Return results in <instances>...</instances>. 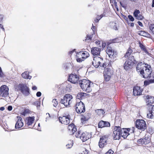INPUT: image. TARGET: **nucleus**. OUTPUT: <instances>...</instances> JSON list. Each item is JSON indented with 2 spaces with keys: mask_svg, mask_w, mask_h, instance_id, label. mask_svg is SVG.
<instances>
[{
  "mask_svg": "<svg viewBox=\"0 0 154 154\" xmlns=\"http://www.w3.org/2000/svg\"><path fill=\"white\" fill-rule=\"evenodd\" d=\"M136 69L137 72L140 73L143 77L145 78H150L152 72L150 65L147 63L139 62L137 64Z\"/></svg>",
  "mask_w": 154,
  "mask_h": 154,
  "instance_id": "f257e3e1",
  "label": "nucleus"
},
{
  "mask_svg": "<svg viewBox=\"0 0 154 154\" xmlns=\"http://www.w3.org/2000/svg\"><path fill=\"white\" fill-rule=\"evenodd\" d=\"M129 132H130L131 133L134 132V127L128 129L123 128L121 129L119 126H115L113 132V138L114 140H118L119 139L120 137H122L125 139L129 134L128 133Z\"/></svg>",
  "mask_w": 154,
  "mask_h": 154,
  "instance_id": "f03ea898",
  "label": "nucleus"
},
{
  "mask_svg": "<svg viewBox=\"0 0 154 154\" xmlns=\"http://www.w3.org/2000/svg\"><path fill=\"white\" fill-rule=\"evenodd\" d=\"M79 84L82 89L87 92H90L92 90L93 83L88 80L83 79L80 81Z\"/></svg>",
  "mask_w": 154,
  "mask_h": 154,
  "instance_id": "7ed1b4c3",
  "label": "nucleus"
},
{
  "mask_svg": "<svg viewBox=\"0 0 154 154\" xmlns=\"http://www.w3.org/2000/svg\"><path fill=\"white\" fill-rule=\"evenodd\" d=\"M92 64L95 67L97 68L99 66L105 68L106 65V63L104 62L103 59L100 57L96 56L94 57Z\"/></svg>",
  "mask_w": 154,
  "mask_h": 154,
  "instance_id": "20e7f679",
  "label": "nucleus"
},
{
  "mask_svg": "<svg viewBox=\"0 0 154 154\" xmlns=\"http://www.w3.org/2000/svg\"><path fill=\"white\" fill-rule=\"evenodd\" d=\"M73 97L72 95L70 94H66L60 100V103L63 104L64 106L67 107L70 105L72 103V100Z\"/></svg>",
  "mask_w": 154,
  "mask_h": 154,
  "instance_id": "39448f33",
  "label": "nucleus"
},
{
  "mask_svg": "<svg viewBox=\"0 0 154 154\" xmlns=\"http://www.w3.org/2000/svg\"><path fill=\"white\" fill-rule=\"evenodd\" d=\"M74 107L76 112L78 113H81L85 111V105L81 100L79 102H77Z\"/></svg>",
  "mask_w": 154,
  "mask_h": 154,
  "instance_id": "423d86ee",
  "label": "nucleus"
},
{
  "mask_svg": "<svg viewBox=\"0 0 154 154\" xmlns=\"http://www.w3.org/2000/svg\"><path fill=\"white\" fill-rule=\"evenodd\" d=\"M9 89L6 85L2 86L0 88V95L2 97H6L9 95Z\"/></svg>",
  "mask_w": 154,
  "mask_h": 154,
  "instance_id": "0eeeda50",
  "label": "nucleus"
},
{
  "mask_svg": "<svg viewBox=\"0 0 154 154\" xmlns=\"http://www.w3.org/2000/svg\"><path fill=\"white\" fill-rule=\"evenodd\" d=\"M137 128L142 131H144L146 128L145 121L143 120H137L136 122Z\"/></svg>",
  "mask_w": 154,
  "mask_h": 154,
  "instance_id": "6e6552de",
  "label": "nucleus"
},
{
  "mask_svg": "<svg viewBox=\"0 0 154 154\" xmlns=\"http://www.w3.org/2000/svg\"><path fill=\"white\" fill-rule=\"evenodd\" d=\"M113 73V70L110 69L106 68L104 72V79L106 81H109Z\"/></svg>",
  "mask_w": 154,
  "mask_h": 154,
  "instance_id": "1a4fd4ad",
  "label": "nucleus"
},
{
  "mask_svg": "<svg viewBox=\"0 0 154 154\" xmlns=\"http://www.w3.org/2000/svg\"><path fill=\"white\" fill-rule=\"evenodd\" d=\"M59 120L62 124L65 125H68L70 123V117L69 115L63 116L59 118Z\"/></svg>",
  "mask_w": 154,
  "mask_h": 154,
  "instance_id": "9d476101",
  "label": "nucleus"
},
{
  "mask_svg": "<svg viewBox=\"0 0 154 154\" xmlns=\"http://www.w3.org/2000/svg\"><path fill=\"white\" fill-rule=\"evenodd\" d=\"M18 88L25 95L27 96L29 94V89L26 86L20 84L18 85Z\"/></svg>",
  "mask_w": 154,
  "mask_h": 154,
  "instance_id": "9b49d317",
  "label": "nucleus"
},
{
  "mask_svg": "<svg viewBox=\"0 0 154 154\" xmlns=\"http://www.w3.org/2000/svg\"><path fill=\"white\" fill-rule=\"evenodd\" d=\"M108 138V135H104L100 138L99 143V145L100 148H103L106 144Z\"/></svg>",
  "mask_w": 154,
  "mask_h": 154,
  "instance_id": "f8f14e48",
  "label": "nucleus"
},
{
  "mask_svg": "<svg viewBox=\"0 0 154 154\" xmlns=\"http://www.w3.org/2000/svg\"><path fill=\"white\" fill-rule=\"evenodd\" d=\"M150 142V139L148 137H145L137 140L138 144L140 145H146Z\"/></svg>",
  "mask_w": 154,
  "mask_h": 154,
  "instance_id": "ddd939ff",
  "label": "nucleus"
},
{
  "mask_svg": "<svg viewBox=\"0 0 154 154\" xmlns=\"http://www.w3.org/2000/svg\"><path fill=\"white\" fill-rule=\"evenodd\" d=\"M68 80L73 84L77 83L79 81L78 76L76 75L71 74L69 76Z\"/></svg>",
  "mask_w": 154,
  "mask_h": 154,
  "instance_id": "4468645a",
  "label": "nucleus"
},
{
  "mask_svg": "<svg viewBox=\"0 0 154 154\" xmlns=\"http://www.w3.org/2000/svg\"><path fill=\"white\" fill-rule=\"evenodd\" d=\"M91 135L89 133L85 132L81 134V139L83 142H85L91 137Z\"/></svg>",
  "mask_w": 154,
  "mask_h": 154,
  "instance_id": "2eb2a0df",
  "label": "nucleus"
},
{
  "mask_svg": "<svg viewBox=\"0 0 154 154\" xmlns=\"http://www.w3.org/2000/svg\"><path fill=\"white\" fill-rule=\"evenodd\" d=\"M149 112L147 114L148 118H154V105H150L149 106Z\"/></svg>",
  "mask_w": 154,
  "mask_h": 154,
  "instance_id": "dca6fc26",
  "label": "nucleus"
},
{
  "mask_svg": "<svg viewBox=\"0 0 154 154\" xmlns=\"http://www.w3.org/2000/svg\"><path fill=\"white\" fill-rule=\"evenodd\" d=\"M106 53L110 57H112L115 55L117 54L116 52H115L111 47L109 46L107 47L106 50Z\"/></svg>",
  "mask_w": 154,
  "mask_h": 154,
  "instance_id": "f3484780",
  "label": "nucleus"
},
{
  "mask_svg": "<svg viewBox=\"0 0 154 154\" xmlns=\"http://www.w3.org/2000/svg\"><path fill=\"white\" fill-rule=\"evenodd\" d=\"M101 49L97 47H93L91 48V52L94 56L99 55L100 54Z\"/></svg>",
  "mask_w": 154,
  "mask_h": 154,
  "instance_id": "a211bd4d",
  "label": "nucleus"
},
{
  "mask_svg": "<svg viewBox=\"0 0 154 154\" xmlns=\"http://www.w3.org/2000/svg\"><path fill=\"white\" fill-rule=\"evenodd\" d=\"M99 128H103L104 127H109L110 126V123L108 122L101 121H100L98 124Z\"/></svg>",
  "mask_w": 154,
  "mask_h": 154,
  "instance_id": "6ab92c4d",
  "label": "nucleus"
},
{
  "mask_svg": "<svg viewBox=\"0 0 154 154\" xmlns=\"http://www.w3.org/2000/svg\"><path fill=\"white\" fill-rule=\"evenodd\" d=\"M141 90L139 87L137 86L134 87L133 91V94L134 95H140L141 94Z\"/></svg>",
  "mask_w": 154,
  "mask_h": 154,
  "instance_id": "aec40b11",
  "label": "nucleus"
},
{
  "mask_svg": "<svg viewBox=\"0 0 154 154\" xmlns=\"http://www.w3.org/2000/svg\"><path fill=\"white\" fill-rule=\"evenodd\" d=\"M35 117L34 116L29 117L26 119L25 122L26 124L29 126L33 123Z\"/></svg>",
  "mask_w": 154,
  "mask_h": 154,
  "instance_id": "412c9836",
  "label": "nucleus"
},
{
  "mask_svg": "<svg viewBox=\"0 0 154 154\" xmlns=\"http://www.w3.org/2000/svg\"><path fill=\"white\" fill-rule=\"evenodd\" d=\"M22 119L20 117L17 120L15 125V128L16 129H19L22 127L23 125V124L21 121Z\"/></svg>",
  "mask_w": 154,
  "mask_h": 154,
  "instance_id": "4be33fe9",
  "label": "nucleus"
},
{
  "mask_svg": "<svg viewBox=\"0 0 154 154\" xmlns=\"http://www.w3.org/2000/svg\"><path fill=\"white\" fill-rule=\"evenodd\" d=\"M78 53L80 55H81V54L82 55V57L84 60L89 56V54L86 51H82Z\"/></svg>",
  "mask_w": 154,
  "mask_h": 154,
  "instance_id": "5701e85b",
  "label": "nucleus"
},
{
  "mask_svg": "<svg viewBox=\"0 0 154 154\" xmlns=\"http://www.w3.org/2000/svg\"><path fill=\"white\" fill-rule=\"evenodd\" d=\"M68 129L69 131H71L73 134L77 131L76 127L73 124L69 125L68 126Z\"/></svg>",
  "mask_w": 154,
  "mask_h": 154,
  "instance_id": "b1692460",
  "label": "nucleus"
},
{
  "mask_svg": "<svg viewBox=\"0 0 154 154\" xmlns=\"http://www.w3.org/2000/svg\"><path fill=\"white\" fill-rule=\"evenodd\" d=\"M131 62H129V61H126L123 65L124 69L126 70H128L131 68Z\"/></svg>",
  "mask_w": 154,
  "mask_h": 154,
  "instance_id": "393cba45",
  "label": "nucleus"
},
{
  "mask_svg": "<svg viewBox=\"0 0 154 154\" xmlns=\"http://www.w3.org/2000/svg\"><path fill=\"white\" fill-rule=\"evenodd\" d=\"M139 47L141 50H143L146 54L149 55L150 53L147 51L144 45L140 42L139 43Z\"/></svg>",
  "mask_w": 154,
  "mask_h": 154,
  "instance_id": "a878e982",
  "label": "nucleus"
},
{
  "mask_svg": "<svg viewBox=\"0 0 154 154\" xmlns=\"http://www.w3.org/2000/svg\"><path fill=\"white\" fill-rule=\"evenodd\" d=\"M127 61H129V62H131V64L132 63L135 64L137 62L136 60L134 59V56L132 55L129 56Z\"/></svg>",
  "mask_w": 154,
  "mask_h": 154,
  "instance_id": "bb28decb",
  "label": "nucleus"
},
{
  "mask_svg": "<svg viewBox=\"0 0 154 154\" xmlns=\"http://www.w3.org/2000/svg\"><path fill=\"white\" fill-rule=\"evenodd\" d=\"M22 77L25 79H30L31 78V76L29 75V73L27 72H25L22 74Z\"/></svg>",
  "mask_w": 154,
  "mask_h": 154,
  "instance_id": "cd10ccee",
  "label": "nucleus"
},
{
  "mask_svg": "<svg viewBox=\"0 0 154 154\" xmlns=\"http://www.w3.org/2000/svg\"><path fill=\"white\" fill-rule=\"evenodd\" d=\"M96 112L97 114L100 116H103L105 112L102 109H97L95 111Z\"/></svg>",
  "mask_w": 154,
  "mask_h": 154,
  "instance_id": "c85d7f7f",
  "label": "nucleus"
},
{
  "mask_svg": "<svg viewBox=\"0 0 154 154\" xmlns=\"http://www.w3.org/2000/svg\"><path fill=\"white\" fill-rule=\"evenodd\" d=\"M79 54L78 52L76 53V60L78 62L80 63L82 62V61L84 60V59L82 58V57L81 58H80L79 56Z\"/></svg>",
  "mask_w": 154,
  "mask_h": 154,
  "instance_id": "c756f323",
  "label": "nucleus"
},
{
  "mask_svg": "<svg viewBox=\"0 0 154 154\" xmlns=\"http://www.w3.org/2000/svg\"><path fill=\"white\" fill-rule=\"evenodd\" d=\"M132 52V50L130 48H129L127 50V52H126L124 57H128L129 56H130L131 53Z\"/></svg>",
  "mask_w": 154,
  "mask_h": 154,
  "instance_id": "7c9ffc66",
  "label": "nucleus"
},
{
  "mask_svg": "<svg viewBox=\"0 0 154 154\" xmlns=\"http://www.w3.org/2000/svg\"><path fill=\"white\" fill-rule=\"evenodd\" d=\"M103 14H101L100 16L98 15L96 18L94 19V22L95 23H97L99 20L103 17Z\"/></svg>",
  "mask_w": 154,
  "mask_h": 154,
  "instance_id": "2f4dec72",
  "label": "nucleus"
},
{
  "mask_svg": "<svg viewBox=\"0 0 154 154\" xmlns=\"http://www.w3.org/2000/svg\"><path fill=\"white\" fill-rule=\"evenodd\" d=\"M154 83V79H150L149 81H145L144 82V85H147L150 83Z\"/></svg>",
  "mask_w": 154,
  "mask_h": 154,
  "instance_id": "473e14b6",
  "label": "nucleus"
},
{
  "mask_svg": "<svg viewBox=\"0 0 154 154\" xmlns=\"http://www.w3.org/2000/svg\"><path fill=\"white\" fill-rule=\"evenodd\" d=\"M85 94L83 93H80L78 94L77 96V99H78L80 101V99L82 98L84 96V94Z\"/></svg>",
  "mask_w": 154,
  "mask_h": 154,
  "instance_id": "72a5a7b5",
  "label": "nucleus"
},
{
  "mask_svg": "<svg viewBox=\"0 0 154 154\" xmlns=\"http://www.w3.org/2000/svg\"><path fill=\"white\" fill-rule=\"evenodd\" d=\"M150 30L154 35V24H150L149 26Z\"/></svg>",
  "mask_w": 154,
  "mask_h": 154,
  "instance_id": "f704fd0d",
  "label": "nucleus"
},
{
  "mask_svg": "<svg viewBox=\"0 0 154 154\" xmlns=\"http://www.w3.org/2000/svg\"><path fill=\"white\" fill-rule=\"evenodd\" d=\"M137 33L140 35L143 36H145L147 35V33L143 31H138Z\"/></svg>",
  "mask_w": 154,
  "mask_h": 154,
  "instance_id": "c9c22d12",
  "label": "nucleus"
},
{
  "mask_svg": "<svg viewBox=\"0 0 154 154\" xmlns=\"http://www.w3.org/2000/svg\"><path fill=\"white\" fill-rule=\"evenodd\" d=\"M140 14V11L138 10H136L134 12V15L135 17H137Z\"/></svg>",
  "mask_w": 154,
  "mask_h": 154,
  "instance_id": "e433bc0d",
  "label": "nucleus"
},
{
  "mask_svg": "<svg viewBox=\"0 0 154 154\" xmlns=\"http://www.w3.org/2000/svg\"><path fill=\"white\" fill-rule=\"evenodd\" d=\"M53 105L54 107H56L58 104V102L56 99H53L52 101Z\"/></svg>",
  "mask_w": 154,
  "mask_h": 154,
  "instance_id": "4c0bfd02",
  "label": "nucleus"
},
{
  "mask_svg": "<svg viewBox=\"0 0 154 154\" xmlns=\"http://www.w3.org/2000/svg\"><path fill=\"white\" fill-rule=\"evenodd\" d=\"M81 133L80 131H78L76 133L75 137L77 138H80L81 139Z\"/></svg>",
  "mask_w": 154,
  "mask_h": 154,
  "instance_id": "58836bf2",
  "label": "nucleus"
},
{
  "mask_svg": "<svg viewBox=\"0 0 154 154\" xmlns=\"http://www.w3.org/2000/svg\"><path fill=\"white\" fill-rule=\"evenodd\" d=\"M33 104L36 106L37 107H40V102L38 101H36L33 103Z\"/></svg>",
  "mask_w": 154,
  "mask_h": 154,
  "instance_id": "ea45409f",
  "label": "nucleus"
},
{
  "mask_svg": "<svg viewBox=\"0 0 154 154\" xmlns=\"http://www.w3.org/2000/svg\"><path fill=\"white\" fill-rule=\"evenodd\" d=\"M29 109H25L24 111L22 112V114L23 115L25 116L29 112Z\"/></svg>",
  "mask_w": 154,
  "mask_h": 154,
  "instance_id": "a19ab883",
  "label": "nucleus"
},
{
  "mask_svg": "<svg viewBox=\"0 0 154 154\" xmlns=\"http://www.w3.org/2000/svg\"><path fill=\"white\" fill-rule=\"evenodd\" d=\"M46 115L47 117L46 118V121L47 122V121H49L51 119V117L50 116V114L49 113H46Z\"/></svg>",
  "mask_w": 154,
  "mask_h": 154,
  "instance_id": "79ce46f5",
  "label": "nucleus"
},
{
  "mask_svg": "<svg viewBox=\"0 0 154 154\" xmlns=\"http://www.w3.org/2000/svg\"><path fill=\"white\" fill-rule=\"evenodd\" d=\"M136 18L138 20H141L143 18V17L140 14Z\"/></svg>",
  "mask_w": 154,
  "mask_h": 154,
  "instance_id": "37998d69",
  "label": "nucleus"
},
{
  "mask_svg": "<svg viewBox=\"0 0 154 154\" xmlns=\"http://www.w3.org/2000/svg\"><path fill=\"white\" fill-rule=\"evenodd\" d=\"M73 144V142H71V143L70 144L69 143V144H67L66 145V147H67V148H71Z\"/></svg>",
  "mask_w": 154,
  "mask_h": 154,
  "instance_id": "c03bdc74",
  "label": "nucleus"
},
{
  "mask_svg": "<svg viewBox=\"0 0 154 154\" xmlns=\"http://www.w3.org/2000/svg\"><path fill=\"white\" fill-rule=\"evenodd\" d=\"M89 153V152H88V150L85 149L84 150H83L82 152L79 154H88Z\"/></svg>",
  "mask_w": 154,
  "mask_h": 154,
  "instance_id": "a18cd8bd",
  "label": "nucleus"
},
{
  "mask_svg": "<svg viewBox=\"0 0 154 154\" xmlns=\"http://www.w3.org/2000/svg\"><path fill=\"white\" fill-rule=\"evenodd\" d=\"M92 37V35H88L87 36L86 39L85 40L87 41L89 40H91Z\"/></svg>",
  "mask_w": 154,
  "mask_h": 154,
  "instance_id": "49530a36",
  "label": "nucleus"
},
{
  "mask_svg": "<svg viewBox=\"0 0 154 154\" xmlns=\"http://www.w3.org/2000/svg\"><path fill=\"white\" fill-rule=\"evenodd\" d=\"M128 17L129 20L131 21H133L134 20V17L131 15H129L128 16Z\"/></svg>",
  "mask_w": 154,
  "mask_h": 154,
  "instance_id": "de8ad7c7",
  "label": "nucleus"
},
{
  "mask_svg": "<svg viewBox=\"0 0 154 154\" xmlns=\"http://www.w3.org/2000/svg\"><path fill=\"white\" fill-rule=\"evenodd\" d=\"M114 152L111 149H109L105 154H113Z\"/></svg>",
  "mask_w": 154,
  "mask_h": 154,
  "instance_id": "09e8293b",
  "label": "nucleus"
},
{
  "mask_svg": "<svg viewBox=\"0 0 154 154\" xmlns=\"http://www.w3.org/2000/svg\"><path fill=\"white\" fill-rule=\"evenodd\" d=\"M113 2H114V5H115V7L116 8L117 11H118L119 10V9L118 8V7L117 6V2H116V0H113Z\"/></svg>",
  "mask_w": 154,
  "mask_h": 154,
  "instance_id": "8fccbe9b",
  "label": "nucleus"
},
{
  "mask_svg": "<svg viewBox=\"0 0 154 154\" xmlns=\"http://www.w3.org/2000/svg\"><path fill=\"white\" fill-rule=\"evenodd\" d=\"M3 75V73L2 72L1 68L0 67V77H2Z\"/></svg>",
  "mask_w": 154,
  "mask_h": 154,
  "instance_id": "3c124183",
  "label": "nucleus"
},
{
  "mask_svg": "<svg viewBox=\"0 0 154 154\" xmlns=\"http://www.w3.org/2000/svg\"><path fill=\"white\" fill-rule=\"evenodd\" d=\"M41 95V93L40 92H38L36 93V96L37 97H39Z\"/></svg>",
  "mask_w": 154,
  "mask_h": 154,
  "instance_id": "603ef678",
  "label": "nucleus"
},
{
  "mask_svg": "<svg viewBox=\"0 0 154 154\" xmlns=\"http://www.w3.org/2000/svg\"><path fill=\"white\" fill-rule=\"evenodd\" d=\"M3 16L2 15H0V23L2 22L3 20Z\"/></svg>",
  "mask_w": 154,
  "mask_h": 154,
  "instance_id": "864d4df0",
  "label": "nucleus"
},
{
  "mask_svg": "<svg viewBox=\"0 0 154 154\" xmlns=\"http://www.w3.org/2000/svg\"><path fill=\"white\" fill-rule=\"evenodd\" d=\"M2 30V31H4L5 29L3 27V26L1 24H0V30Z\"/></svg>",
  "mask_w": 154,
  "mask_h": 154,
  "instance_id": "5fc2aeb1",
  "label": "nucleus"
},
{
  "mask_svg": "<svg viewBox=\"0 0 154 154\" xmlns=\"http://www.w3.org/2000/svg\"><path fill=\"white\" fill-rule=\"evenodd\" d=\"M91 29L94 32L95 31V29H96V27H95V26H94L93 25V24H92V27Z\"/></svg>",
  "mask_w": 154,
  "mask_h": 154,
  "instance_id": "6e6d98bb",
  "label": "nucleus"
},
{
  "mask_svg": "<svg viewBox=\"0 0 154 154\" xmlns=\"http://www.w3.org/2000/svg\"><path fill=\"white\" fill-rule=\"evenodd\" d=\"M12 109V107L11 106H9L8 107V109L9 111H11Z\"/></svg>",
  "mask_w": 154,
  "mask_h": 154,
  "instance_id": "4d7b16f0",
  "label": "nucleus"
},
{
  "mask_svg": "<svg viewBox=\"0 0 154 154\" xmlns=\"http://www.w3.org/2000/svg\"><path fill=\"white\" fill-rule=\"evenodd\" d=\"M137 23L138 25L141 27H143V25L141 22L140 21H138Z\"/></svg>",
  "mask_w": 154,
  "mask_h": 154,
  "instance_id": "13d9d810",
  "label": "nucleus"
},
{
  "mask_svg": "<svg viewBox=\"0 0 154 154\" xmlns=\"http://www.w3.org/2000/svg\"><path fill=\"white\" fill-rule=\"evenodd\" d=\"M112 24L113 25H115L116 24V23H112ZM113 28L114 29H115L116 30L117 29V27L115 25H114V26H113Z\"/></svg>",
  "mask_w": 154,
  "mask_h": 154,
  "instance_id": "bf43d9fd",
  "label": "nucleus"
},
{
  "mask_svg": "<svg viewBox=\"0 0 154 154\" xmlns=\"http://www.w3.org/2000/svg\"><path fill=\"white\" fill-rule=\"evenodd\" d=\"M136 54H137V58H136L137 59H139V58H140V55H139V53H136Z\"/></svg>",
  "mask_w": 154,
  "mask_h": 154,
  "instance_id": "052dcab7",
  "label": "nucleus"
},
{
  "mask_svg": "<svg viewBox=\"0 0 154 154\" xmlns=\"http://www.w3.org/2000/svg\"><path fill=\"white\" fill-rule=\"evenodd\" d=\"M95 43L97 45H99L100 43V42L99 41H96Z\"/></svg>",
  "mask_w": 154,
  "mask_h": 154,
  "instance_id": "680f3d73",
  "label": "nucleus"
},
{
  "mask_svg": "<svg viewBox=\"0 0 154 154\" xmlns=\"http://www.w3.org/2000/svg\"><path fill=\"white\" fill-rule=\"evenodd\" d=\"M32 89L34 90H35L37 89V87L35 86H33L32 88Z\"/></svg>",
  "mask_w": 154,
  "mask_h": 154,
  "instance_id": "e2e57ef3",
  "label": "nucleus"
},
{
  "mask_svg": "<svg viewBox=\"0 0 154 154\" xmlns=\"http://www.w3.org/2000/svg\"><path fill=\"white\" fill-rule=\"evenodd\" d=\"M75 51V49H74L72 51H69V54H71L72 53L74 52Z\"/></svg>",
  "mask_w": 154,
  "mask_h": 154,
  "instance_id": "0e129e2a",
  "label": "nucleus"
},
{
  "mask_svg": "<svg viewBox=\"0 0 154 154\" xmlns=\"http://www.w3.org/2000/svg\"><path fill=\"white\" fill-rule=\"evenodd\" d=\"M152 7H154V0H152Z\"/></svg>",
  "mask_w": 154,
  "mask_h": 154,
  "instance_id": "69168bd1",
  "label": "nucleus"
},
{
  "mask_svg": "<svg viewBox=\"0 0 154 154\" xmlns=\"http://www.w3.org/2000/svg\"><path fill=\"white\" fill-rule=\"evenodd\" d=\"M106 43H103L102 44V48H104L106 46Z\"/></svg>",
  "mask_w": 154,
  "mask_h": 154,
  "instance_id": "338daca9",
  "label": "nucleus"
},
{
  "mask_svg": "<svg viewBox=\"0 0 154 154\" xmlns=\"http://www.w3.org/2000/svg\"><path fill=\"white\" fill-rule=\"evenodd\" d=\"M5 109V108L4 107H1L0 108V110L2 111H3Z\"/></svg>",
  "mask_w": 154,
  "mask_h": 154,
  "instance_id": "774afa93",
  "label": "nucleus"
}]
</instances>
